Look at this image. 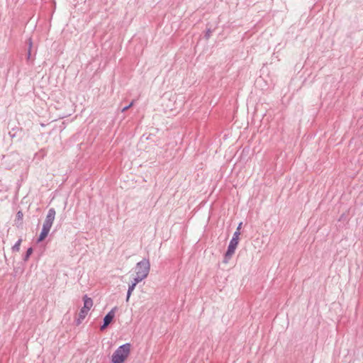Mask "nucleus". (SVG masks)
<instances>
[{"label":"nucleus","instance_id":"1","mask_svg":"<svg viewBox=\"0 0 363 363\" xmlns=\"http://www.w3.org/2000/svg\"><path fill=\"white\" fill-rule=\"evenodd\" d=\"M150 272V262L147 259H143L138 262L135 268V275L134 277V281L129 286L126 301H128L130 295L138 283L145 279Z\"/></svg>","mask_w":363,"mask_h":363},{"label":"nucleus","instance_id":"2","mask_svg":"<svg viewBox=\"0 0 363 363\" xmlns=\"http://www.w3.org/2000/svg\"><path fill=\"white\" fill-rule=\"evenodd\" d=\"M131 351V345L125 343L118 347L111 356L112 363H124L128 358Z\"/></svg>","mask_w":363,"mask_h":363},{"label":"nucleus","instance_id":"3","mask_svg":"<svg viewBox=\"0 0 363 363\" xmlns=\"http://www.w3.org/2000/svg\"><path fill=\"white\" fill-rule=\"evenodd\" d=\"M84 301V306L81 308L78 318L76 320L77 324L79 325L82 320L86 317L88 315L89 311L93 307L94 303L91 298L88 297L86 295H85L83 297Z\"/></svg>","mask_w":363,"mask_h":363},{"label":"nucleus","instance_id":"4","mask_svg":"<svg viewBox=\"0 0 363 363\" xmlns=\"http://www.w3.org/2000/svg\"><path fill=\"white\" fill-rule=\"evenodd\" d=\"M240 232H235L233 239L230 240L228 250L225 255V262H227L228 259H230L234 254L235 250L238 245Z\"/></svg>","mask_w":363,"mask_h":363},{"label":"nucleus","instance_id":"5","mask_svg":"<svg viewBox=\"0 0 363 363\" xmlns=\"http://www.w3.org/2000/svg\"><path fill=\"white\" fill-rule=\"evenodd\" d=\"M116 309V308L115 307L111 311H109L108 314L104 317V324L101 327V330H104L111 323V321L115 317Z\"/></svg>","mask_w":363,"mask_h":363},{"label":"nucleus","instance_id":"6","mask_svg":"<svg viewBox=\"0 0 363 363\" xmlns=\"http://www.w3.org/2000/svg\"><path fill=\"white\" fill-rule=\"evenodd\" d=\"M52 225L44 223L42 231L40 234L38 242L43 241L48 235Z\"/></svg>","mask_w":363,"mask_h":363},{"label":"nucleus","instance_id":"7","mask_svg":"<svg viewBox=\"0 0 363 363\" xmlns=\"http://www.w3.org/2000/svg\"><path fill=\"white\" fill-rule=\"evenodd\" d=\"M55 216V211L53 208H50L48 213L45 220L44 223L52 225L54 221Z\"/></svg>","mask_w":363,"mask_h":363},{"label":"nucleus","instance_id":"8","mask_svg":"<svg viewBox=\"0 0 363 363\" xmlns=\"http://www.w3.org/2000/svg\"><path fill=\"white\" fill-rule=\"evenodd\" d=\"M21 242H22L21 239L18 240V242L12 247L13 251L19 252Z\"/></svg>","mask_w":363,"mask_h":363},{"label":"nucleus","instance_id":"9","mask_svg":"<svg viewBox=\"0 0 363 363\" xmlns=\"http://www.w3.org/2000/svg\"><path fill=\"white\" fill-rule=\"evenodd\" d=\"M23 214L22 213V211H19L17 213H16V220L21 223L22 220H23Z\"/></svg>","mask_w":363,"mask_h":363},{"label":"nucleus","instance_id":"10","mask_svg":"<svg viewBox=\"0 0 363 363\" xmlns=\"http://www.w3.org/2000/svg\"><path fill=\"white\" fill-rule=\"evenodd\" d=\"M32 252H33V249L31 247L28 248L26 252V257H25L26 260H27L29 258V257L30 256Z\"/></svg>","mask_w":363,"mask_h":363},{"label":"nucleus","instance_id":"11","mask_svg":"<svg viewBox=\"0 0 363 363\" xmlns=\"http://www.w3.org/2000/svg\"><path fill=\"white\" fill-rule=\"evenodd\" d=\"M134 104V101H133L129 106H127L125 107H124L123 109H122V112H125V111H127L130 107H131Z\"/></svg>","mask_w":363,"mask_h":363},{"label":"nucleus","instance_id":"12","mask_svg":"<svg viewBox=\"0 0 363 363\" xmlns=\"http://www.w3.org/2000/svg\"><path fill=\"white\" fill-rule=\"evenodd\" d=\"M241 224H242V223H240V225L238 226V230H237V231H236V232H239V229L240 228V225H241Z\"/></svg>","mask_w":363,"mask_h":363}]
</instances>
